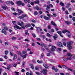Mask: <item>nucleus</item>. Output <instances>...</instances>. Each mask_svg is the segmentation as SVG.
<instances>
[{
  "label": "nucleus",
  "mask_w": 75,
  "mask_h": 75,
  "mask_svg": "<svg viewBox=\"0 0 75 75\" xmlns=\"http://www.w3.org/2000/svg\"><path fill=\"white\" fill-rule=\"evenodd\" d=\"M66 32H67V35H68V37L70 38L71 37V33H70L69 31L67 30H63L62 31L63 33H65Z\"/></svg>",
  "instance_id": "nucleus-1"
},
{
  "label": "nucleus",
  "mask_w": 75,
  "mask_h": 75,
  "mask_svg": "<svg viewBox=\"0 0 75 75\" xmlns=\"http://www.w3.org/2000/svg\"><path fill=\"white\" fill-rule=\"evenodd\" d=\"M52 47V48L51 49V50L52 51H55L56 49V47L54 46H53L52 45L50 44L49 45V47Z\"/></svg>",
  "instance_id": "nucleus-2"
},
{
  "label": "nucleus",
  "mask_w": 75,
  "mask_h": 75,
  "mask_svg": "<svg viewBox=\"0 0 75 75\" xmlns=\"http://www.w3.org/2000/svg\"><path fill=\"white\" fill-rule=\"evenodd\" d=\"M67 47H68L69 50H71L72 47L71 46V42H67Z\"/></svg>",
  "instance_id": "nucleus-3"
},
{
  "label": "nucleus",
  "mask_w": 75,
  "mask_h": 75,
  "mask_svg": "<svg viewBox=\"0 0 75 75\" xmlns=\"http://www.w3.org/2000/svg\"><path fill=\"white\" fill-rule=\"evenodd\" d=\"M47 70L45 69H43L42 70V71H40L41 73H43V74L44 75H46L47 74Z\"/></svg>",
  "instance_id": "nucleus-4"
},
{
  "label": "nucleus",
  "mask_w": 75,
  "mask_h": 75,
  "mask_svg": "<svg viewBox=\"0 0 75 75\" xmlns=\"http://www.w3.org/2000/svg\"><path fill=\"white\" fill-rule=\"evenodd\" d=\"M16 3L18 6H19L20 5L23 6H24V3H22L21 1H17Z\"/></svg>",
  "instance_id": "nucleus-5"
},
{
  "label": "nucleus",
  "mask_w": 75,
  "mask_h": 75,
  "mask_svg": "<svg viewBox=\"0 0 75 75\" xmlns=\"http://www.w3.org/2000/svg\"><path fill=\"white\" fill-rule=\"evenodd\" d=\"M62 66L63 67V68H65L66 69H67V70H69V71H72V69L68 68V67H67V66H66L65 65H62Z\"/></svg>",
  "instance_id": "nucleus-6"
},
{
  "label": "nucleus",
  "mask_w": 75,
  "mask_h": 75,
  "mask_svg": "<svg viewBox=\"0 0 75 75\" xmlns=\"http://www.w3.org/2000/svg\"><path fill=\"white\" fill-rule=\"evenodd\" d=\"M14 28L15 30H17V29H19V30H21V28L18 26L16 25L14 26Z\"/></svg>",
  "instance_id": "nucleus-7"
},
{
  "label": "nucleus",
  "mask_w": 75,
  "mask_h": 75,
  "mask_svg": "<svg viewBox=\"0 0 75 75\" xmlns=\"http://www.w3.org/2000/svg\"><path fill=\"white\" fill-rule=\"evenodd\" d=\"M35 3V4H38L39 3V1L38 0H37L36 1L34 2H31L30 3L31 5L33 6L34 4Z\"/></svg>",
  "instance_id": "nucleus-8"
},
{
  "label": "nucleus",
  "mask_w": 75,
  "mask_h": 75,
  "mask_svg": "<svg viewBox=\"0 0 75 75\" xmlns=\"http://www.w3.org/2000/svg\"><path fill=\"white\" fill-rule=\"evenodd\" d=\"M31 24H30V23H26L25 24V27H27V28L29 27H31Z\"/></svg>",
  "instance_id": "nucleus-9"
},
{
  "label": "nucleus",
  "mask_w": 75,
  "mask_h": 75,
  "mask_svg": "<svg viewBox=\"0 0 75 75\" xmlns=\"http://www.w3.org/2000/svg\"><path fill=\"white\" fill-rule=\"evenodd\" d=\"M57 45L59 46V47H63L62 44L60 42H58Z\"/></svg>",
  "instance_id": "nucleus-10"
},
{
  "label": "nucleus",
  "mask_w": 75,
  "mask_h": 75,
  "mask_svg": "<svg viewBox=\"0 0 75 75\" xmlns=\"http://www.w3.org/2000/svg\"><path fill=\"white\" fill-rule=\"evenodd\" d=\"M2 7L4 10H7V9H8V7H7V6L6 5L4 6H2Z\"/></svg>",
  "instance_id": "nucleus-11"
},
{
  "label": "nucleus",
  "mask_w": 75,
  "mask_h": 75,
  "mask_svg": "<svg viewBox=\"0 0 75 75\" xmlns=\"http://www.w3.org/2000/svg\"><path fill=\"white\" fill-rule=\"evenodd\" d=\"M10 4H11L12 5H14V3L11 1H7V2H6V4H10Z\"/></svg>",
  "instance_id": "nucleus-12"
},
{
  "label": "nucleus",
  "mask_w": 75,
  "mask_h": 75,
  "mask_svg": "<svg viewBox=\"0 0 75 75\" xmlns=\"http://www.w3.org/2000/svg\"><path fill=\"white\" fill-rule=\"evenodd\" d=\"M1 32L2 33H4L5 35H7V32H6V31L4 29H3L1 30Z\"/></svg>",
  "instance_id": "nucleus-13"
},
{
  "label": "nucleus",
  "mask_w": 75,
  "mask_h": 75,
  "mask_svg": "<svg viewBox=\"0 0 75 75\" xmlns=\"http://www.w3.org/2000/svg\"><path fill=\"white\" fill-rule=\"evenodd\" d=\"M52 69H53V70H54V71H55V72H58V69H55V67H53L52 68Z\"/></svg>",
  "instance_id": "nucleus-14"
},
{
  "label": "nucleus",
  "mask_w": 75,
  "mask_h": 75,
  "mask_svg": "<svg viewBox=\"0 0 75 75\" xmlns=\"http://www.w3.org/2000/svg\"><path fill=\"white\" fill-rule=\"evenodd\" d=\"M63 60L64 61H65V62H66L67 61V57L66 58H65V56H64L62 58Z\"/></svg>",
  "instance_id": "nucleus-15"
},
{
  "label": "nucleus",
  "mask_w": 75,
  "mask_h": 75,
  "mask_svg": "<svg viewBox=\"0 0 75 75\" xmlns=\"http://www.w3.org/2000/svg\"><path fill=\"white\" fill-rule=\"evenodd\" d=\"M18 24L19 25H20V26H22V25H23L24 24V23H23V22H21V23L18 22Z\"/></svg>",
  "instance_id": "nucleus-16"
},
{
  "label": "nucleus",
  "mask_w": 75,
  "mask_h": 75,
  "mask_svg": "<svg viewBox=\"0 0 75 75\" xmlns=\"http://www.w3.org/2000/svg\"><path fill=\"white\" fill-rule=\"evenodd\" d=\"M73 55V54H72L70 53H68L67 54V57H72Z\"/></svg>",
  "instance_id": "nucleus-17"
},
{
  "label": "nucleus",
  "mask_w": 75,
  "mask_h": 75,
  "mask_svg": "<svg viewBox=\"0 0 75 75\" xmlns=\"http://www.w3.org/2000/svg\"><path fill=\"white\" fill-rule=\"evenodd\" d=\"M43 65L44 67L45 68H48L49 67H48V66L46 64H44Z\"/></svg>",
  "instance_id": "nucleus-18"
},
{
  "label": "nucleus",
  "mask_w": 75,
  "mask_h": 75,
  "mask_svg": "<svg viewBox=\"0 0 75 75\" xmlns=\"http://www.w3.org/2000/svg\"><path fill=\"white\" fill-rule=\"evenodd\" d=\"M54 36H53V37L54 40H56V38H57V37H58L57 35V34H54Z\"/></svg>",
  "instance_id": "nucleus-19"
},
{
  "label": "nucleus",
  "mask_w": 75,
  "mask_h": 75,
  "mask_svg": "<svg viewBox=\"0 0 75 75\" xmlns=\"http://www.w3.org/2000/svg\"><path fill=\"white\" fill-rule=\"evenodd\" d=\"M67 61L68 60L69 61H70L72 59V58H71V57L70 56V57L67 56Z\"/></svg>",
  "instance_id": "nucleus-20"
},
{
  "label": "nucleus",
  "mask_w": 75,
  "mask_h": 75,
  "mask_svg": "<svg viewBox=\"0 0 75 75\" xmlns=\"http://www.w3.org/2000/svg\"><path fill=\"white\" fill-rule=\"evenodd\" d=\"M27 54H25L24 55H21V57H22L23 58V59H24V58H26V56H27Z\"/></svg>",
  "instance_id": "nucleus-21"
},
{
  "label": "nucleus",
  "mask_w": 75,
  "mask_h": 75,
  "mask_svg": "<svg viewBox=\"0 0 75 75\" xmlns=\"http://www.w3.org/2000/svg\"><path fill=\"white\" fill-rule=\"evenodd\" d=\"M51 24H52V25H53L54 26H55V27H56V26H57V25H56V24L54 23V22H53V21H52L51 22Z\"/></svg>",
  "instance_id": "nucleus-22"
},
{
  "label": "nucleus",
  "mask_w": 75,
  "mask_h": 75,
  "mask_svg": "<svg viewBox=\"0 0 75 75\" xmlns=\"http://www.w3.org/2000/svg\"><path fill=\"white\" fill-rule=\"evenodd\" d=\"M3 68H4L5 69H8V70L9 71H11V69H10L9 68H8V67L7 68V67H4V66H3Z\"/></svg>",
  "instance_id": "nucleus-23"
},
{
  "label": "nucleus",
  "mask_w": 75,
  "mask_h": 75,
  "mask_svg": "<svg viewBox=\"0 0 75 75\" xmlns=\"http://www.w3.org/2000/svg\"><path fill=\"white\" fill-rule=\"evenodd\" d=\"M18 13L21 14V13H23V12L21 11V10H20L19 9H18L17 10Z\"/></svg>",
  "instance_id": "nucleus-24"
},
{
  "label": "nucleus",
  "mask_w": 75,
  "mask_h": 75,
  "mask_svg": "<svg viewBox=\"0 0 75 75\" xmlns=\"http://www.w3.org/2000/svg\"><path fill=\"white\" fill-rule=\"evenodd\" d=\"M39 37H42V38H43V39H44L46 38L45 36L44 35H43L42 36L41 35H40L39 36Z\"/></svg>",
  "instance_id": "nucleus-25"
},
{
  "label": "nucleus",
  "mask_w": 75,
  "mask_h": 75,
  "mask_svg": "<svg viewBox=\"0 0 75 75\" xmlns=\"http://www.w3.org/2000/svg\"><path fill=\"white\" fill-rule=\"evenodd\" d=\"M44 19H45V20H49V18L48 17H47L45 16H44Z\"/></svg>",
  "instance_id": "nucleus-26"
},
{
  "label": "nucleus",
  "mask_w": 75,
  "mask_h": 75,
  "mask_svg": "<svg viewBox=\"0 0 75 75\" xmlns=\"http://www.w3.org/2000/svg\"><path fill=\"white\" fill-rule=\"evenodd\" d=\"M35 8L36 9V10H41V8H39L38 6H36Z\"/></svg>",
  "instance_id": "nucleus-27"
},
{
  "label": "nucleus",
  "mask_w": 75,
  "mask_h": 75,
  "mask_svg": "<svg viewBox=\"0 0 75 75\" xmlns=\"http://www.w3.org/2000/svg\"><path fill=\"white\" fill-rule=\"evenodd\" d=\"M65 23H66V24H67V25H69V24H71V23H70V22H69L67 21H65Z\"/></svg>",
  "instance_id": "nucleus-28"
},
{
  "label": "nucleus",
  "mask_w": 75,
  "mask_h": 75,
  "mask_svg": "<svg viewBox=\"0 0 75 75\" xmlns=\"http://www.w3.org/2000/svg\"><path fill=\"white\" fill-rule=\"evenodd\" d=\"M17 55H16V54H14V57H13V60H14V59H16V58H17Z\"/></svg>",
  "instance_id": "nucleus-29"
},
{
  "label": "nucleus",
  "mask_w": 75,
  "mask_h": 75,
  "mask_svg": "<svg viewBox=\"0 0 75 75\" xmlns=\"http://www.w3.org/2000/svg\"><path fill=\"white\" fill-rule=\"evenodd\" d=\"M47 37H51V36H52V35H50V34H49V33H47Z\"/></svg>",
  "instance_id": "nucleus-30"
},
{
  "label": "nucleus",
  "mask_w": 75,
  "mask_h": 75,
  "mask_svg": "<svg viewBox=\"0 0 75 75\" xmlns=\"http://www.w3.org/2000/svg\"><path fill=\"white\" fill-rule=\"evenodd\" d=\"M25 31L26 32L25 33V34L27 35H29V33H28V30H26Z\"/></svg>",
  "instance_id": "nucleus-31"
},
{
  "label": "nucleus",
  "mask_w": 75,
  "mask_h": 75,
  "mask_svg": "<svg viewBox=\"0 0 75 75\" xmlns=\"http://www.w3.org/2000/svg\"><path fill=\"white\" fill-rule=\"evenodd\" d=\"M30 66H31L30 67L31 68H32V69H34V67L33 65L30 64Z\"/></svg>",
  "instance_id": "nucleus-32"
},
{
  "label": "nucleus",
  "mask_w": 75,
  "mask_h": 75,
  "mask_svg": "<svg viewBox=\"0 0 75 75\" xmlns=\"http://www.w3.org/2000/svg\"><path fill=\"white\" fill-rule=\"evenodd\" d=\"M40 45L41 47H43L44 45V44L43 42H42L40 43Z\"/></svg>",
  "instance_id": "nucleus-33"
},
{
  "label": "nucleus",
  "mask_w": 75,
  "mask_h": 75,
  "mask_svg": "<svg viewBox=\"0 0 75 75\" xmlns=\"http://www.w3.org/2000/svg\"><path fill=\"white\" fill-rule=\"evenodd\" d=\"M60 6H64V4L62 2H60Z\"/></svg>",
  "instance_id": "nucleus-34"
},
{
  "label": "nucleus",
  "mask_w": 75,
  "mask_h": 75,
  "mask_svg": "<svg viewBox=\"0 0 75 75\" xmlns=\"http://www.w3.org/2000/svg\"><path fill=\"white\" fill-rule=\"evenodd\" d=\"M22 16L23 17V18H24V17H27V15H26L25 14H23L22 15Z\"/></svg>",
  "instance_id": "nucleus-35"
},
{
  "label": "nucleus",
  "mask_w": 75,
  "mask_h": 75,
  "mask_svg": "<svg viewBox=\"0 0 75 75\" xmlns=\"http://www.w3.org/2000/svg\"><path fill=\"white\" fill-rule=\"evenodd\" d=\"M47 8L46 9V10H47V11H49V10H48V9L50 8V6L48 5L47 6Z\"/></svg>",
  "instance_id": "nucleus-36"
},
{
  "label": "nucleus",
  "mask_w": 75,
  "mask_h": 75,
  "mask_svg": "<svg viewBox=\"0 0 75 75\" xmlns=\"http://www.w3.org/2000/svg\"><path fill=\"white\" fill-rule=\"evenodd\" d=\"M15 75H19V74H19V72H17L16 71H15Z\"/></svg>",
  "instance_id": "nucleus-37"
},
{
  "label": "nucleus",
  "mask_w": 75,
  "mask_h": 75,
  "mask_svg": "<svg viewBox=\"0 0 75 75\" xmlns=\"http://www.w3.org/2000/svg\"><path fill=\"white\" fill-rule=\"evenodd\" d=\"M34 14L35 15L37 16L38 14V12L37 11H35L34 12Z\"/></svg>",
  "instance_id": "nucleus-38"
},
{
  "label": "nucleus",
  "mask_w": 75,
  "mask_h": 75,
  "mask_svg": "<svg viewBox=\"0 0 75 75\" xmlns=\"http://www.w3.org/2000/svg\"><path fill=\"white\" fill-rule=\"evenodd\" d=\"M4 28L5 30H8V28L6 26H5Z\"/></svg>",
  "instance_id": "nucleus-39"
},
{
  "label": "nucleus",
  "mask_w": 75,
  "mask_h": 75,
  "mask_svg": "<svg viewBox=\"0 0 75 75\" xmlns=\"http://www.w3.org/2000/svg\"><path fill=\"white\" fill-rule=\"evenodd\" d=\"M46 50H47V51L49 52L50 53H51V51L48 48H46Z\"/></svg>",
  "instance_id": "nucleus-40"
},
{
  "label": "nucleus",
  "mask_w": 75,
  "mask_h": 75,
  "mask_svg": "<svg viewBox=\"0 0 75 75\" xmlns=\"http://www.w3.org/2000/svg\"><path fill=\"white\" fill-rule=\"evenodd\" d=\"M71 5V4L70 3L67 4V6H66V8H68L69 7V6H70Z\"/></svg>",
  "instance_id": "nucleus-41"
},
{
  "label": "nucleus",
  "mask_w": 75,
  "mask_h": 75,
  "mask_svg": "<svg viewBox=\"0 0 75 75\" xmlns=\"http://www.w3.org/2000/svg\"><path fill=\"white\" fill-rule=\"evenodd\" d=\"M17 53L18 55H21V52L19 51H17Z\"/></svg>",
  "instance_id": "nucleus-42"
},
{
  "label": "nucleus",
  "mask_w": 75,
  "mask_h": 75,
  "mask_svg": "<svg viewBox=\"0 0 75 75\" xmlns=\"http://www.w3.org/2000/svg\"><path fill=\"white\" fill-rule=\"evenodd\" d=\"M47 55L48 57H50V56H51V54L49 53H47Z\"/></svg>",
  "instance_id": "nucleus-43"
},
{
  "label": "nucleus",
  "mask_w": 75,
  "mask_h": 75,
  "mask_svg": "<svg viewBox=\"0 0 75 75\" xmlns=\"http://www.w3.org/2000/svg\"><path fill=\"white\" fill-rule=\"evenodd\" d=\"M5 45H8V42H6L5 43Z\"/></svg>",
  "instance_id": "nucleus-44"
},
{
  "label": "nucleus",
  "mask_w": 75,
  "mask_h": 75,
  "mask_svg": "<svg viewBox=\"0 0 75 75\" xmlns=\"http://www.w3.org/2000/svg\"><path fill=\"white\" fill-rule=\"evenodd\" d=\"M35 69L36 70V71H38L39 68H38V67H35Z\"/></svg>",
  "instance_id": "nucleus-45"
},
{
  "label": "nucleus",
  "mask_w": 75,
  "mask_h": 75,
  "mask_svg": "<svg viewBox=\"0 0 75 75\" xmlns=\"http://www.w3.org/2000/svg\"><path fill=\"white\" fill-rule=\"evenodd\" d=\"M12 23L13 24H14V25H16V22L13 21H12Z\"/></svg>",
  "instance_id": "nucleus-46"
},
{
  "label": "nucleus",
  "mask_w": 75,
  "mask_h": 75,
  "mask_svg": "<svg viewBox=\"0 0 75 75\" xmlns=\"http://www.w3.org/2000/svg\"><path fill=\"white\" fill-rule=\"evenodd\" d=\"M57 33L60 35V34H61V31H57Z\"/></svg>",
  "instance_id": "nucleus-47"
},
{
  "label": "nucleus",
  "mask_w": 75,
  "mask_h": 75,
  "mask_svg": "<svg viewBox=\"0 0 75 75\" xmlns=\"http://www.w3.org/2000/svg\"><path fill=\"white\" fill-rule=\"evenodd\" d=\"M47 16H48V17H49L50 18V17H51V15L49 13H48L47 14Z\"/></svg>",
  "instance_id": "nucleus-48"
},
{
  "label": "nucleus",
  "mask_w": 75,
  "mask_h": 75,
  "mask_svg": "<svg viewBox=\"0 0 75 75\" xmlns=\"http://www.w3.org/2000/svg\"><path fill=\"white\" fill-rule=\"evenodd\" d=\"M4 58L5 59H7V56L5 55L4 56Z\"/></svg>",
  "instance_id": "nucleus-49"
},
{
  "label": "nucleus",
  "mask_w": 75,
  "mask_h": 75,
  "mask_svg": "<svg viewBox=\"0 0 75 75\" xmlns=\"http://www.w3.org/2000/svg\"><path fill=\"white\" fill-rule=\"evenodd\" d=\"M58 51H61V49L59 48H57Z\"/></svg>",
  "instance_id": "nucleus-50"
},
{
  "label": "nucleus",
  "mask_w": 75,
  "mask_h": 75,
  "mask_svg": "<svg viewBox=\"0 0 75 75\" xmlns=\"http://www.w3.org/2000/svg\"><path fill=\"white\" fill-rule=\"evenodd\" d=\"M33 37H34V38H35V37H36V36H35V35L34 34V33H33L32 34Z\"/></svg>",
  "instance_id": "nucleus-51"
},
{
  "label": "nucleus",
  "mask_w": 75,
  "mask_h": 75,
  "mask_svg": "<svg viewBox=\"0 0 75 75\" xmlns=\"http://www.w3.org/2000/svg\"><path fill=\"white\" fill-rule=\"evenodd\" d=\"M32 22L33 23H35L36 22V21L34 20H32Z\"/></svg>",
  "instance_id": "nucleus-52"
},
{
  "label": "nucleus",
  "mask_w": 75,
  "mask_h": 75,
  "mask_svg": "<svg viewBox=\"0 0 75 75\" xmlns=\"http://www.w3.org/2000/svg\"><path fill=\"white\" fill-rule=\"evenodd\" d=\"M5 55H7V54H8V51H6L5 52Z\"/></svg>",
  "instance_id": "nucleus-53"
},
{
  "label": "nucleus",
  "mask_w": 75,
  "mask_h": 75,
  "mask_svg": "<svg viewBox=\"0 0 75 75\" xmlns=\"http://www.w3.org/2000/svg\"><path fill=\"white\" fill-rule=\"evenodd\" d=\"M14 67H17V64H15L13 65Z\"/></svg>",
  "instance_id": "nucleus-54"
},
{
  "label": "nucleus",
  "mask_w": 75,
  "mask_h": 75,
  "mask_svg": "<svg viewBox=\"0 0 75 75\" xmlns=\"http://www.w3.org/2000/svg\"><path fill=\"white\" fill-rule=\"evenodd\" d=\"M16 38V37H13L12 38V40H15Z\"/></svg>",
  "instance_id": "nucleus-55"
},
{
  "label": "nucleus",
  "mask_w": 75,
  "mask_h": 75,
  "mask_svg": "<svg viewBox=\"0 0 75 75\" xmlns=\"http://www.w3.org/2000/svg\"><path fill=\"white\" fill-rule=\"evenodd\" d=\"M62 9L63 11H65V8L64 7H63L62 8Z\"/></svg>",
  "instance_id": "nucleus-56"
},
{
  "label": "nucleus",
  "mask_w": 75,
  "mask_h": 75,
  "mask_svg": "<svg viewBox=\"0 0 75 75\" xmlns=\"http://www.w3.org/2000/svg\"><path fill=\"white\" fill-rule=\"evenodd\" d=\"M53 14L54 17H56L57 16V14L54 13H53Z\"/></svg>",
  "instance_id": "nucleus-57"
},
{
  "label": "nucleus",
  "mask_w": 75,
  "mask_h": 75,
  "mask_svg": "<svg viewBox=\"0 0 75 75\" xmlns=\"http://www.w3.org/2000/svg\"><path fill=\"white\" fill-rule=\"evenodd\" d=\"M18 18H20L21 19V18H23V17L22 16H20L19 17H18Z\"/></svg>",
  "instance_id": "nucleus-58"
},
{
  "label": "nucleus",
  "mask_w": 75,
  "mask_h": 75,
  "mask_svg": "<svg viewBox=\"0 0 75 75\" xmlns=\"http://www.w3.org/2000/svg\"><path fill=\"white\" fill-rule=\"evenodd\" d=\"M58 67L59 68H62V66H61L60 65H58Z\"/></svg>",
  "instance_id": "nucleus-59"
},
{
  "label": "nucleus",
  "mask_w": 75,
  "mask_h": 75,
  "mask_svg": "<svg viewBox=\"0 0 75 75\" xmlns=\"http://www.w3.org/2000/svg\"><path fill=\"white\" fill-rule=\"evenodd\" d=\"M13 14L14 15H15V16H16L17 14V13H13Z\"/></svg>",
  "instance_id": "nucleus-60"
},
{
  "label": "nucleus",
  "mask_w": 75,
  "mask_h": 75,
  "mask_svg": "<svg viewBox=\"0 0 75 75\" xmlns=\"http://www.w3.org/2000/svg\"><path fill=\"white\" fill-rule=\"evenodd\" d=\"M32 45L33 47H34V46H35V44L34 43H32Z\"/></svg>",
  "instance_id": "nucleus-61"
},
{
  "label": "nucleus",
  "mask_w": 75,
  "mask_h": 75,
  "mask_svg": "<svg viewBox=\"0 0 75 75\" xmlns=\"http://www.w3.org/2000/svg\"><path fill=\"white\" fill-rule=\"evenodd\" d=\"M43 57H44V53H42L41 56V58H43Z\"/></svg>",
  "instance_id": "nucleus-62"
},
{
  "label": "nucleus",
  "mask_w": 75,
  "mask_h": 75,
  "mask_svg": "<svg viewBox=\"0 0 75 75\" xmlns=\"http://www.w3.org/2000/svg\"><path fill=\"white\" fill-rule=\"evenodd\" d=\"M72 19L74 21H75V18L73 17L72 18Z\"/></svg>",
  "instance_id": "nucleus-63"
},
{
  "label": "nucleus",
  "mask_w": 75,
  "mask_h": 75,
  "mask_svg": "<svg viewBox=\"0 0 75 75\" xmlns=\"http://www.w3.org/2000/svg\"><path fill=\"white\" fill-rule=\"evenodd\" d=\"M11 8L13 11H15V9L14 8Z\"/></svg>",
  "instance_id": "nucleus-64"
}]
</instances>
